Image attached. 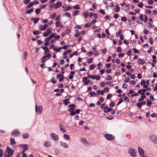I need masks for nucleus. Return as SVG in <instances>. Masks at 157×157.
Segmentation results:
<instances>
[{"label":"nucleus","mask_w":157,"mask_h":157,"mask_svg":"<svg viewBox=\"0 0 157 157\" xmlns=\"http://www.w3.org/2000/svg\"><path fill=\"white\" fill-rule=\"evenodd\" d=\"M150 140L153 144L157 145V136L155 134H151L149 136Z\"/></svg>","instance_id":"nucleus-1"},{"label":"nucleus","mask_w":157,"mask_h":157,"mask_svg":"<svg viewBox=\"0 0 157 157\" xmlns=\"http://www.w3.org/2000/svg\"><path fill=\"white\" fill-rule=\"evenodd\" d=\"M128 151L129 154L132 157L136 156V152L134 148L132 147L129 148Z\"/></svg>","instance_id":"nucleus-2"},{"label":"nucleus","mask_w":157,"mask_h":157,"mask_svg":"<svg viewBox=\"0 0 157 157\" xmlns=\"http://www.w3.org/2000/svg\"><path fill=\"white\" fill-rule=\"evenodd\" d=\"M43 110V108L41 105H39L38 106L37 105H36V112L38 114H40L42 112Z\"/></svg>","instance_id":"nucleus-3"},{"label":"nucleus","mask_w":157,"mask_h":157,"mask_svg":"<svg viewBox=\"0 0 157 157\" xmlns=\"http://www.w3.org/2000/svg\"><path fill=\"white\" fill-rule=\"evenodd\" d=\"M50 136L51 138L55 141H57L59 139V137L58 136L54 133H52Z\"/></svg>","instance_id":"nucleus-4"},{"label":"nucleus","mask_w":157,"mask_h":157,"mask_svg":"<svg viewBox=\"0 0 157 157\" xmlns=\"http://www.w3.org/2000/svg\"><path fill=\"white\" fill-rule=\"evenodd\" d=\"M52 29L51 27L48 28L47 30V31L44 33L43 34V36L46 37L49 35L51 33L52 31Z\"/></svg>","instance_id":"nucleus-5"},{"label":"nucleus","mask_w":157,"mask_h":157,"mask_svg":"<svg viewBox=\"0 0 157 157\" xmlns=\"http://www.w3.org/2000/svg\"><path fill=\"white\" fill-rule=\"evenodd\" d=\"M105 137L108 140H113L114 136L110 134H106L105 135Z\"/></svg>","instance_id":"nucleus-6"},{"label":"nucleus","mask_w":157,"mask_h":157,"mask_svg":"<svg viewBox=\"0 0 157 157\" xmlns=\"http://www.w3.org/2000/svg\"><path fill=\"white\" fill-rule=\"evenodd\" d=\"M48 26V25L47 24L44 25H39L38 26V28L40 30H43L46 29Z\"/></svg>","instance_id":"nucleus-7"},{"label":"nucleus","mask_w":157,"mask_h":157,"mask_svg":"<svg viewBox=\"0 0 157 157\" xmlns=\"http://www.w3.org/2000/svg\"><path fill=\"white\" fill-rule=\"evenodd\" d=\"M20 134V132L17 129H15L11 132V135L13 136H17L19 135Z\"/></svg>","instance_id":"nucleus-8"},{"label":"nucleus","mask_w":157,"mask_h":157,"mask_svg":"<svg viewBox=\"0 0 157 157\" xmlns=\"http://www.w3.org/2000/svg\"><path fill=\"white\" fill-rule=\"evenodd\" d=\"M138 151L139 153L141 156L145 155L144 151L141 147H138Z\"/></svg>","instance_id":"nucleus-9"},{"label":"nucleus","mask_w":157,"mask_h":157,"mask_svg":"<svg viewBox=\"0 0 157 157\" xmlns=\"http://www.w3.org/2000/svg\"><path fill=\"white\" fill-rule=\"evenodd\" d=\"M59 128L60 130L62 132L65 133L66 132V130L62 124L61 123H60L59 125Z\"/></svg>","instance_id":"nucleus-10"},{"label":"nucleus","mask_w":157,"mask_h":157,"mask_svg":"<svg viewBox=\"0 0 157 157\" xmlns=\"http://www.w3.org/2000/svg\"><path fill=\"white\" fill-rule=\"evenodd\" d=\"M75 105L74 104H72L69 105L68 107H69V108L68 110V111L70 112H71L74 111V110L75 109Z\"/></svg>","instance_id":"nucleus-11"},{"label":"nucleus","mask_w":157,"mask_h":157,"mask_svg":"<svg viewBox=\"0 0 157 157\" xmlns=\"http://www.w3.org/2000/svg\"><path fill=\"white\" fill-rule=\"evenodd\" d=\"M88 78H91L93 79H95V76L94 75H89L87 77H83V81L86 80Z\"/></svg>","instance_id":"nucleus-12"},{"label":"nucleus","mask_w":157,"mask_h":157,"mask_svg":"<svg viewBox=\"0 0 157 157\" xmlns=\"http://www.w3.org/2000/svg\"><path fill=\"white\" fill-rule=\"evenodd\" d=\"M56 78L59 79V82H61L64 79V77L63 75H56Z\"/></svg>","instance_id":"nucleus-13"},{"label":"nucleus","mask_w":157,"mask_h":157,"mask_svg":"<svg viewBox=\"0 0 157 157\" xmlns=\"http://www.w3.org/2000/svg\"><path fill=\"white\" fill-rule=\"evenodd\" d=\"M62 6V3L60 2H58L53 6V7L55 9L59 8Z\"/></svg>","instance_id":"nucleus-14"},{"label":"nucleus","mask_w":157,"mask_h":157,"mask_svg":"<svg viewBox=\"0 0 157 157\" xmlns=\"http://www.w3.org/2000/svg\"><path fill=\"white\" fill-rule=\"evenodd\" d=\"M7 151L8 154L10 155H12L13 153V150L8 147H7Z\"/></svg>","instance_id":"nucleus-15"},{"label":"nucleus","mask_w":157,"mask_h":157,"mask_svg":"<svg viewBox=\"0 0 157 157\" xmlns=\"http://www.w3.org/2000/svg\"><path fill=\"white\" fill-rule=\"evenodd\" d=\"M60 145L65 148H67L69 147V145L66 143L63 142H60Z\"/></svg>","instance_id":"nucleus-16"},{"label":"nucleus","mask_w":157,"mask_h":157,"mask_svg":"<svg viewBox=\"0 0 157 157\" xmlns=\"http://www.w3.org/2000/svg\"><path fill=\"white\" fill-rule=\"evenodd\" d=\"M63 138L65 140H69L70 139V136L68 135L67 134H64L63 135Z\"/></svg>","instance_id":"nucleus-17"},{"label":"nucleus","mask_w":157,"mask_h":157,"mask_svg":"<svg viewBox=\"0 0 157 157\" xmlns=\"http://www.w3.org/2000/svg\"><path fill=\"white\" fill-rule=\"evenodd\" d=\"M51 56V55L50 54H48L47 55H46L45 56H43L42 59H46V60H47L48 59H49L50 57Z\"/></svg>","instance_id":"nucleus-18"},{"label":"nucleus","mask_w":157,"mask_h":157,"mask_svg":"<svg viewBox=\"0 0 157 157\" xmlns=\"http://www.w3.org/2000/svg\"><path fill=\"white\" fill-rule=\"evenodd\" d=\"M83 78H82V81L84 82L83 83V84L85 85H88L89 83L91 82L90 79H88V80L87 79L86 80L83 81Z\"/></svg>","instance_id":"nucleus-19"},{"label":"nucleus","mask_w":157,"mask_h":157,"mask_svg":"<svg viewBox=\"0 0 157 157\" xmlns=\"http://www.w3.org/2000/svg\"><path fill=\"white\" fill-rule=\"evenodd\" d=\"M23 150L22 151L21 153L23 154L25 152L26 150L28 149V146L27 145H23Z\"/></svg>","instance_id":"nucleus-20"},{"label":"nucleus","mask_w":157,"mask_h":157,"mask_svg":"<svg viewBox=\"0 0 157 157\" xmlns=\"http://www.w3.org/2000/svg\"><path fill=\"white\" fill-rule=\"evenodd\" d=\"M71 9V6H68L65 7L63 9V11H68Z\"/></svg>","instance_id":"nucleus-21"},{"label":"nucleus","mask_w":157,"mask_h":157,"mask_svg":"<svg viewBox=\"0 0 157 157\" xmlns=\"http://www.w3.org/2000/svg\"><path fill=\"white\" fill-rule=\"evenodd\" d=\"M29 134L28 133H24L22 134V137L24 139H27L29 137Z\"/></svg>","instance_id":"nucleus-22"},{"label":"nucleus","mask_w":157,"mask_h":157,"mask_svg":"<svg viewBox=\"0 0 157 157\" xmlns=\"http://www.w3.org/2000/svg\"><path fill=\"white\" fill-rule=\"evenodd\" d=\"M51 145V143L50 141H47L45 142L44 144V145L46 147H48L50 146Z\"/></svg>","instance_id":"nucleus-23"},{"label":"nucleus","mask_w":157,"mask_h":157,"mask_svg":"<svg viewBox=\"0 0 157 157\" xmlns=\"http://www.w3.org/2000/svg\"><path fill=\"white\" fill-rule=\"evenodd\" d=\"M145 60L141 59H139L138 63H139L143 65L145 63Z\"/></svg>","instance_id":"nucleus-24"},{"label":"nucleus","mask_w":157,"mask_h":157,"mask_svg":"<svg viewBox=\"0 0 157 157\" xmlns=\"http://www.w3.org/2000/svg\"><path fill=\"white\" fill-rule=\"evenodd\" d=\"M33 19H34V24H36L37 23L38 21L39 20V18L38 17H36V18H31V20H32Z\"/></svg>","instance_id":"nucleus-25"},{"label":"nucleus","mask_w":157,"mask_h":157,"mask_svg":"<svg viewBox=\"0 0 157 157\" xmlns=\"http://www.w3.org/2000/svg\"><path fill=\"white\" fill-rule=\"evenodd\" d=\"M56 35V34L55 33H52L50 36L49 37H47V40H51V39L53 38V37L55 36Z\"/></svg>","instance_id":"nucleus-26"},{"label":"nucleus","mask_w":157,"mask_h":157,"mask_svg":"<svg viewBox=\"0 0 157 157\" xmlns=\"http://www.w3.org/2000/svg\"><path fill=\"white\" fill-rule=\"evenodd\" d=\"M112 109L111 108H108L105 109L104 111V112L105 113H107L108 112L110 111Z\"/></svg>","instance_id":"nucleus-27"},{"label":"nucleus","mask_w":157,"mask_h":157,"mask_svg":"<svg viewBox=\"0 0 157 157\" xmlns=\"http://www.w3.org/2000/svg\"><path fill=\"white\" fill-rule=\"evenodd\" d=\"M47 39V38L44 39V41H45L44 45L45 46L48 45L49 44V41L50 40H48Z\"/></svg>","instance_id":"nucleus-28"},{"label":"nucleus","mask_w":157,"mask_h":157,"mask_svg":"<svg viewBox=\"0 0 157 157\" xmlns=\"http://www.w3.org/2000/svg\"><path fill=\"white\" fill-rule=\"evenodd\" d=\"M114 11L116 12H118L120 11V8L118 6H116L114 9Z\"/></svg>","instance_id":"nucleus-29"},{"label":"nucleus","mask_w":157,"mask_h":157,"mask_svg":"<svg viewBox=\"0 0 157 157\" xmlns=\"http://www.w3.org/2000/svg\"><path fill=\"white\" fill-rule=\"evenodd\" d=\"M54 91L56 92H60L61 93H63L64 92V90L63 89H57L54 90Z\"/></svg>","instance_id":"nucleus-30"},{"label":"nucleus","mask_w":157,"mask_h":157,"mask_svg":"<svg viewBox=\"0 0 157 157\" xmlns=\"http://www.w3.org/2000/svg\"><path fill=\"white\" fill-rule=\"evenodd\" d=\"M10 141L11 144H16V142L13 138H11L10 139Z\"/></svg>","instance_id":"nucleus-31"},{"label":"nucleus","mask_w":157,"mask_h":157,"mask_svg":"<svg viewBox=\"0 0 157 157\" xmlns=\"http://www.w3.org/2000/svg\"><path fill=\"white\" fill-rule=\"evenodd\" d=\"M71 52V50L69 49V50H67L66 51L64 52L63 53V55H66L69 53H70Z\"/></svg>","instance_id":"nucleus-32"},{"label":"nucleus","mask_w":157,"mask_h":157,"mask_svg":"<svg viewBox=\"0 0 157 157\" xmlns=\"http://www.w3.org/2000/svg\"><path fill=\"white\" fill-rule=\"evenodd\" d=\"M152 104V102H151L150 100H148L147 101V105L148 106H150L151 104Z\"/></svg>","instance_id":"nucleus-33"},{"label":"nucleus","mask_w":157,"mask_h":157,"mask_svg":"<svg viewBox=\"0 0 157 157\" xmlns=\"http://www.w3.org/2000/svg\"><path fill=\"white\" fill-rule=\"evenodd\" d=\"M34 5V3L33 2H31L29 3L27 6L26 8L27 9L31 8Z\"/></svg>","instance_id":"nucleus-34"},{"label":"nucleus","mask_w":157,"mask_h":157,"mask_svg":"<svg viewBox=\"0 0 157 157\" xmlns=\"http://www.w3.org/2000/svg\"><path fill=\"white\" fill-rule=\"evenodd\" d=\"M33 11V9H31L29 10H28L26 11L25 13H30Z\"/></svg>","instance_id":"nucleus-35"},{"label":"nucleus","mask_w":157,"mask_h":157,"mask_svg":"<svg viewBox=\"0 0 157 157\" xmlns=\"http://www.w3.org/2000/svg\"><path fill=\"white\" fill-rule=\"evenodd\" d=\"M65 16L66 17H70L71 16V14L68 12L66 13L65 14L63 15V16Z\"/></svg>","instance_id":"nucleus-36"},{"label":"nucleus","mask_w":157,"mask_h":157,"mask_svg":"<svg viewBox=\"0 0 157 157\" xmlns=\"http://www.w3.org/2000/svg\"><path fill=\"white\" fill-rule=\"evenodd\" d=\"M69 100V99H67L63 101L64 102V103L65 105H67L69 103V102L68 101Z\"/></svg>","instance_id":"nucleus-37"},{"label":"nucleus","mask_w":157,"mask_h":157,"mask_svg":"<svg viewBox=\"0 0 157 157\" xmlns=\"http://www.w3.org/2000/svg\"><path fill=\"white\" fill-rule=\"evenodd\" d=\"M55 19L57 21H60L61 20V16L59 15H58L56 18Z\"/></svg>","instance_id":"nucleus-38"},{"label":"nucleus","mask_w":157,"mask_h":157,"mask_svg":"<svg viewBox=\"0 0 157 157\" xmlns=\"http://www.w3.org/2000/svg\"><path fill=\"white\" fill-rule=\"evenodd\" d=\"M146 96L145 95L141 96V98L139 99L138 101H140L142 100H143L144 99L146 98Z\"/></svg>","instance_id":"nucleus-39"},{"label":"nucleus","mask_w":157,"mask_h":157,"mask_svg":"<svg viewBox=\"0 0 157 157\" xmlns=\"http://www.w3.org/2000/svg\"><path fill=\"white\" fill-rule=\"evenodd\" d=\"M98 70H100L103 67V65H101V63H99L98 64Z\"/></svg>","instance_id":"nucleus-40"},{"label":"nucleus","mask_w":157,"mask_h":157,"mask_svg":"<svg viewBox=\"0 0 157 157\" xmlns=\"http://www.w3.org/2000/svg\"><path fill=\"white\" fill-rule=\"evenodd\" d=\"M79 11L78 10H75V11L72 13V15L73 16H75L78 15V14Z\"/></svg>","instance_id":"nucleus-41"},{"label":"nucleus","mask_w":157,"mask_h":157,"mask_svg":"<svg viewBox=\"0 0 157 157\" xmlns=\"http://www.w3.org/2000/svg\"><path fill=\"white\" fill-rule=\"evenodd\" d=\"M56 15V13H54L53 14L51 15L50 17L52 19H53Z\"/></svg>","instance_id":"nucleus-42"},{"label":"nucleus","mask_w":157,"mask_h":157,"mask_svg":"<svg viewBox=\"0 0 157 157\" xmlns=\"http://www.w3.org/2000/svg\"><path fill=\"white\" fill-rule=\"evenodd\" d=\"M40 9H37L35 10V12L36 14H39L40 13Z\"/></svg>","instance_id":"nucleus-43"},{"label":"nucleus","mask_w":157,"mask_h":157,"mask_svg":"<svg viewBox=\"0 0 157 157\" xmlns=\"http://www.w3.org/2000/svg\"><path fill=\"white\" fill-rule=\"evenodd\" d=\"M61 24V22L60 21H57L55 23V25L56 27H58L60 26Z\"/></svg>","instance_id":"nucleus-44"},{"label":"nucleus","mask_w":157,"mask_h":157,"mask_svg":"<svg viewBox=\"0 0 157 157\" xmlns=\"http://www.w3.org/2000/svg\"><path fill=\"white\" fill-rule=\"evenodd\" d=\"M41 21L43 23H47L48 22V20L47 19H43L41 20Z\"/></svg>","instance_id":"nucleus-45"},{"label":"nucleus","mask_w":157,"mask_h":157,"mask_svg":"<svg viewBox=\"0 0 157 157\" xmlns=\"http://www.w3.org/2000/svg\"><path fill=\"white\" fill-rule=\"evenodd\" d=\"M90 97H91L92 95H94V96H95L97 95V94H96L94 92H91L90 94Z\"/></svg>","instance_id":"nucleus-46"},{"label":"nucleus","mask_w":157,"mask_h":157,"mask_svg":"<svg viewBox=\"0 0 157 157\" xmlns=\"http://www.w3.org/2000/svg\"><path fill=\"white\" fill-rule=\"evenodd\" d=\"M91 25V24L90 23H87L85 25V27L86 28H88L90 27Z\"/></svg>","instance_id":"nucleus-47"},{"label":"nucleus","mask_w":157,"mask_h":157,"mask_svg":"<svg viewBox=\"0 0 157 157\" xmlns=\"http://www.w3.org/2000/svg\"><path fill=\"white\" fill-rule=\"evenodd\" d=\"M117 52H120L122 51V49L121 47H119L117 48Z\"/></svg>","instance_id":"nucleus-48"},{"label":"nucleus","mask_w":157,"mask_h":157,"mask_svg":"<svg viewBox=\"0 0 157 157\" xmlns=\"http://www.w3.org/2000/svg\"><path fill=\"white\" fill-rule=\"evenodd\" d=\"M112 77L110 75H109L106 76V80H111L112 79Z\"/></svg>","instance_id":"nucleus-49"},{"label":"nucleus","mask_w":157,"mask_h":157,"mask_svg":"<svg viewBox=\"0 0 157 157\" xmlns=\"http://www.w3.org/2000/svg\"><path fill=\"white\" fill-rule=\"evenodd\" d=\"M42 48L45 51H46V52H48V49L47 47H44L42 46Z\"/></svg>","instance_id":"nucleus-50"},{"label":"nucleus","mask_w":157,"mask_h":157,"mask_svg":"<svg viewBox=\"0 0 157 157\" xmlns=\"http://www.w3.org/2000/svg\"><path fill=\"white\" fill-rule=\"evenodd\" d=\"M57 80L56 79H55L54 78H52V79L51 82L53 83V84H55L56 83Z\"/></svg>","instance_id":"nucleus-51"},{"label":"nucleus","mask_w":157,"mask_h":157,"mask_svg":"<svg viewBox=\"0 0 157 157\" xmlns=\"http://www.w3.org/2000/svg\"><path fill=\"white\" fill-rule=\"evenodd\" d=\"M147 27L148 28H151V24L150 23H147Z\"/></svg>","instance_id":"nucleus-52"},{"label":"nucleus","mask_w":157,"mask_h":157,"mask_svg":"<svg viewBox=\"0 0 157 157\" xmlns=\"http://www.w3.org/2000/svg\"><path fill=\"white\" fill-rule=\"evenodd\" d=\"M80 35V33L79 32H77L76 34H75L74 35V36L75 37H77L79 36Z\"/></svg>","instance_id":"nucleus-53"},{"label":"nucleus","mask_w":157,"mask_h":157,"mask_svg":"<svg viewBox=\"0 0 157 157\" xmlns=\"http://www.w3.org/2000/svg\"><path fill=\"white\" fill-rule=\"evenodd\" d=\"M140 20L142 21H144V15L143 14H141L140 16Z\"/></svg>","instance_id":"nucleus-54"},{"label":"nucleus","mask_w":157,"mask_h":157,"mask_svg":"<svg viewBox=\"0 0 157 157\" xmlns=\"http://www.w3.org/2000/svg\"><path fill=\"white\" fill-rule=\"evenodd\" d=\"M93 61V59L92 58H90L87 61V63H92Z\"/></svg>","instance_id":"nucleus-55"},{"label":"nucleus","mask_w":157,"mask_h":157,"mask_svg":"<svg viewBox=\"0 0 157 157\" xmlns=\"http://www.w3.org/2000/svg\"><path fill=\"white\" fill-rule=\"evenodd\" d=\"M73 8L76 9H79L80 8L79 6L78 5H76L74 6Z\"/></svg>","instance_id":"nucleus-56"},{"label":"nucleus","mask_w":157,"mask_h":157,"mask_svg":"<svg viewBox=\"0 0 157 157\" xmlns=\"http://www.w3.org/2000/svg\"><path fill=\"white\" fill-rule=\"evenodd\" d=\"M95 66L94 64H92L91 65L90 67V69L92 70L94 69L95 68Z\"/></svg>","instance_id":"nucleus-57"},{"label":"nucleus","mask_w":157,"mask_h":157,"mask_svg":"<svg viewBox=\"0 0 157 157\" xmlns=\"http://www.w3.org/2000/svg\"><path fill=\"white\" fill-rule=\"evenodd\" d=\"M123 101V100L122 98H121L119 99V101L117 103V105H118L119 104H120Z\"/></svg>","instance_id":"nucleus-58"},{"label":"nucleus","mask_w":157,"mask_h":157,"mask_svg":"<svg viewBox=\"0 0 157 157\" xmlns=\"http://www.w3.org/2000/svg\"><path fill=\"white\" fill-rule=\"evenodd\" d=\"M70 112V116H74L76 114L75 112H74V111L71 112Z\"/></svg>","instance_id":"nucleus-59"},{"label":"nucleus","mask_w":157,"mask_h":157,"mask_svg":"<svg viewBox=\"0 0 157 157\" xmlns=\"http://www.w3.org/2000/svg\"><path fill=\"white\" fill-rule=\"evenodd\" d=\"M133 51H134V53H139V51L136 49V48H133Z\"/></svg>","instance_id":"nucleus-60"},{"label":"nucleus","mask_w":157,"mask_h":157,"mask_svg":"<svg viewBox=\"0 0 157 157\" xmlns=\"http://www.w3.org/2000/svg\"><path fill=\"white\" fill-rule=\"evenodd\" d=\"M40 32L39 31H36L33 32V34L34 35H37L40 33Z\"/></svg>","instance_id":"nucleus-61"},{"label":"nucleus","mask_w":157,"mask_h":157,"mask_svg":"<svg viewBox=\"0 0 157 157\" xmlns=\"http://www.w3.org/2000/svg\"><path fill=\"white\" fill-rule=\"evenodd\" d=\"M83 15L85 18H86L88 16V13L86 12H85L83 13Z\"/></svg>","instance_id":"nucleus-62"},{"label":"nucleus","mask_w":157,"mask_h":157,"mask_svg":"<svg viewBox=\"0 0 157 157\" xmlns=\"http://www.w3.org/2000/svg\"><path fill=\"white\" fill-rule=\"evenodd\" d=\"M138 6L142 8L143 6V4L142 2H140L139 4L138 5Z\"/></svg>","instance_id":"nucleus-63"},{"label":"nucleus","mask_w":157,"mask_h":157,"mask_svg":"<svg viewBox=\"0 0 157 157\" xmlns=\"http://www.w3.org/2000/svg\"><path fill=\"white\" fill-rule=\"evenodd\" d=\"M121 20L122 21H125L127 20V19L126 17H121Z\"/></svg>","instance_id":"nucleus-64"}]
</instances>
